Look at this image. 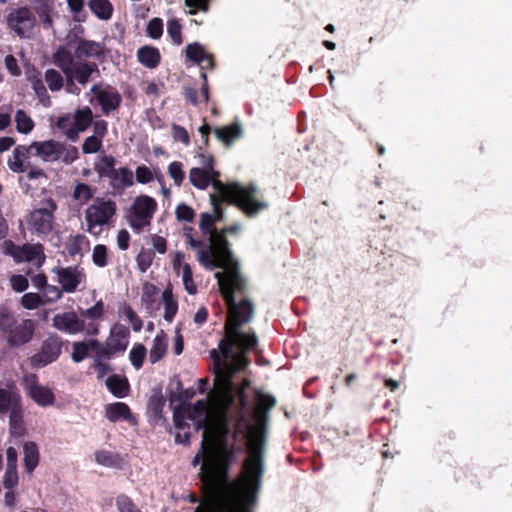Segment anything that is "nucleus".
<instances>
[{"instance_id":"f257e3e1","label":"nucleus","mask_w":512,"mask_h":512,"mask_svg":"<svg viewBox=\"0 0 512 512\" xmlns=\"http://www.w3.org/2000/svg\"><path fill=\"white\" fill-rule=\"evenodd\" d=\"M256 406L254 410V426L248 425V456L245 459L242 471L232 488L217 486V493L221 495L220 503L214 504L210 500L212 489L203 487L204 503L194 512H252L257 501L264 474V448L269 422V411L276 406V399L269 394L256 392Z\"/></svg>"},{"instance_id":"f03ea898","label":"nucleus","mask_w":512,"mask_h":512,"mask_svg":"<svg viewBox=\"0 0 512 512\" xmlns=\"http://www.w3.org/2000/svg\"><path fill=\"white\" fill-rule=\"evenodd\" d=\"M219 290L228 307V316L224 326V337L219 341V350L230 356L232 348L254 352L258 347V337L252 330L243 332L240 328L253 318L254 306L249 299L236 302V293L243 296L247 293V281L240 271L216 272Z\"/></svg>"},{"instance_id":"7ed1b4c3","label":"nucleus","mask_w":512,"mask_h":512,"mask_svg":"<svg viewBox=\"0 0 512 512\" xmlns=\"http://www.w3.org/2000/svg\"><path fill=\"white\" fill-rule=\"evenodd\" d=\"M236 456L234 444H229L226 437L208 440L206 432L204 433L201 447L192 460L195 467L200 462V481L203 487H210L212 494L210 500L212 503H220L222 497L217 493V486H227L232 488L236 481L230 482V467Z\"/></svg>"},{"instance_id":"20e7f679","label":"nucleus","mask_w":512,"mask_h":512,"mask_svg":"<svg viewBox=\"0 0 512 512\" xmlns=\"http://www.w3.org/2000/svg\"><path fill=\"white\" fill-rule=\"evenodd\" d=\"M241 227L239 224H232L219 229L218 235L213 238V245H207L205 241L195 239L190 232H185L186 243L197 252L198 262L206 269L220 268L224 271L235 269L240 271L239 263L234 258L227 234H237ZM192 229L190 228L189 231Z\"/></svg>"},{"instance_id":"39448f33","label":"nucleus","mask_w":512,"mask_h":512,"mask_svg":"<svg viewBox=\"0 0 512 512\" xmlns=\"http://www.w3.org/2000/svg\"><path fill=\"white\" fill-rule=\"evenodd\" d=\"M209 183L214 192L229 201L230 205L238 207L247 217H254L268 208V203L257 199L258 189L255 184L246 186L239 182L223 183L219 180L220 172L211 168L206 170Z\"/></svg>"},{"instance_id":"423d86ee","label":"nucleus","mask_w":512,"mask_h":512,"mask_svg":"<svg viewBox=\"0 0 512 512\" xmlns=\"http://www.w3.org/2000/svg\"><path fill=\"white\" fill-rule=\"evenodd\" d=\"M248 353V351L232 348L230 356H225L220 352L219 347L210 351L215 387L227 396L229 405L234 401L232 395L234 390L233 377L250 365L251 361L248 358Z\"/></svg>"},{"instance_id":"0eeeda50","label":"nucleus","mask_w":512,"mask_h":512,"mask_svg":"<svg viewBox=\"0 0 512 512\" xmlns=\"http://www.w3.org/2000/svg\"><path fill=\"white\" fill-rule=\"evenodd\" d=\"M36 323L32 319L16 316L7 308H0V333L10 348L22 347L35 334Z\"/></svg>"},{"instance_id":"6e6552de","label":"nucleus","mask_w":512,"mask_h":512,"mask_svg":"<svg viewBox=\"0 0 512 512\" xmlns=\"http://www.w3.org/2000/svg\"><path fill=\"white\" fill-rule=\"evenodd\" d=\"M64 340L56 333H50L42 341L37 353L29 358L32 368L41 369L56 362L62 354Z\"/></svg>"},{"instance_id":"1a4fd4ad","label":"nucleus","mask_w":512,"mask_h":512,"mask_svg":"<svg viewBox=\"0 0 512 512\" xmlns=\"http://www.w3.org/2000/svg\"><path fill=\"white\" fill-rule=\"evenodd\" d=\"M57 210V204L51 198L43 202V207L34 209L27 218L29 230L33 234L47 235L54 227V213Z\"/></svg>"},{"instance_id":"9d476101","label":"nucleus","mask_w":512,"mask_h":512,"mask_svg":"<svg viewBox=\"0 0 512 512\" xmlns=\"http://www.w3.org/2000/svg\"><path fill=\"white\" fill-rule=\"evenodd\" d=\"M6 24L19 38H29L36 25V18L29 7L23 6L7 14Z\"/></svg>"},{"instance_id":"9b49d317","label":"nucleus","mask_w":512,"mask_h":512,"mask_svg":"<svg viewBox=\"0 0 512 512\" xmlns=\"http://www.w3.org/2000/svg\"><path fill=\"white\" fill-rule=\"evenodd\" d=\"M4 252L17 263L33 262L36 260L37 266H41L46 259L43 245L40 243L16 245L13 241L6 240L4 241Z\"/></svg>"},{"instance_id":"f8f14e48","label":"nucleus","mask_w":512,"mask_h":512,"mask_svg":"<svg viewBox=\"0 0 512 512\" xmlns=\"http://www.w3.org/2000/svg\"><path fill=\"white\" fill-rule=\"evenodd\" d=\"M116 203L112 200H97L95 204L89 206L85 217L88 225V231L92 232L93 227L105 225L116 213Z\"/></svg>"},{"instance_id":"ddd939ff","label":"nucleus","mask_w":512,"mask_h":512,"mask_svg":"<svg viewBox=\"0 0 512 512\" xmlns=\"http://www.w3.org/2000/svg\"><path fill=\"white\" fill-rule=\"evenodd\" d=\"M156 208L157 203L152 197L146 195L137 197L131 208L132 217L130 220V226L138 231L142 229L149 223Z\"/></svg>"},{"instance_id":"4468645a","label":"nucleus","mask_w":512,"mask_h":512,"mask_svg":"<svg viewBox=\"0 0 512 512\" xmlns=\"http://www.w3.org/2000/svg\"><path fill=\"white\" fill-rule=\"evenodd\" d=\"M25 389L27 395L39 406L45 407L53 405L55 396L49 387L40 385L36 374L25 377Z\"/></svg>"},{"instance_id":"2eb2a0df","label":"nucleus","mask_w":512,"mask_h":512,"mask_svg":"<svg viewBox=\"0 0 512 512\" xmlns=\"http://www.w3.org/2000/svg\"><path fill=\"white\" fill-rule=\"evenodd\" d=\"M91 92L96 97L105 115H109L110 112L118 109L122 103V97L115 88L102 89L100 85L94 84L91 87Z\"/></svg>"},{"instance_id":"dca6fc26","label":"nucleus","mask_w":512,"mask_h":512,"mask_svg":"<svg viewBox=\"0 0 512 512\" xmlns=\"http://www.w3.org/2000/svg\"><path fill=\"white\" fill-rule=\"evenodd\" d=\"M52 326L67 334H77L84 331L85 322L74 311H71L56 314L52 319Z\"/></svg>"},{"instance_id":"f3484780","label":"nucleus","mask_w":512,"mask_h":512,"mask_svg":"<svg viewBox=\"0 0 512 512\" xmlns=\"http://www.w3.org/2000/svg\"><path fill=\"white\" fill-rule=\"evenodd\" d=\"M74 56L76 59L94 58L103 61L106 56V51L103 43L79 39L75 47Z\"/></svg>"},{"instance_id":"a211bd4d","label":"nucleus","mask_w":512,"mask_h":512,"mask_svg":"<svg viewBox=\"0 0 512 512\" xmlns=\"http://www.w3.org/2000/svg\"><path fill=\"white\" fill-rule=\"evenodd\" d=\"M23 407L19 390L12 384L0 388V416Z\"/></svg>"},{"instance_id":"6ab92c4d","label":"nucleus","mask_w":512,"mask_h":512,"mask_svg":"<svg viewBox=\"0 0 512 512\" xmlns=\"http://www.w3.org/2000/svg\"><path fill=\"white\" fill-rule=\"evenodd\" d=\"M54 271L64 292L73 293L76 291L82 281V274L77 267L56 268Z\"/></svg>"},{"instance_id":"aec40b11","label":"nucleus","mask_w":512,"mask_h":512,"mask_svg":"<svg viewBox=\"0 0 512 512\" xmlns=\"http://www.w3.org/2000/svg\"><path fill=\"white\" fill-rule=\"evenodd\" d=\"M36 149V155L44 161H57L63 154L65 147L62 143L54 140L43 142H33L32 146Z\"/></svg>"},{"instance_id":"412c9836","label":"nucleus","mask_w":512,"mask_h":512,"mask_svg":"<svg viewBox=\"0 0 512 512\" xmlns=\"http://www.w3.org/2000/svg\"><path fill=\"white\" fill-rule=\"evenodd\" d=\"M129 337V328L123 324L116 323L111 327L110 334L106 342H108L117 352L123 353L128 347Z\"/></svg>"},{"instance_id":"4be33fe9","label":"nucleus","mask_w":512,"mask_h":512,"mask_svg":"<svg viewBox=\"0 0 512 512\" xmlns=\"http://www.w3.org/2000/svg\"><path fill=\"white\" fill-rule=\"evenodd\" d=\"M74 57L69 50L63 47H60L53 55L54 64L64 73L71 85H73Z\"/></svg>"},{"instance_id":"5701e85b","label":"nucleus","mask_w":512,"mask_h":512,"mask_svg":"<svg viewBox=\"0 0 512 512\" xmlns=\"http://www.w3.org/2000/svg\"><path fill=\"white\" fill-rule=\"evenodd\" d=\"M109 184L114 191L121 193L125 188L131 187L134 184L133 172L128 167H120L112 171Z\"/></svg>"},{"instance_id":"b1692460","label":"nucleus","mask_w":512,"mask_h":512,"mask_svg":"<svg viewBox=\"0 0 512 512\" xmlns=\"http://www.w3.org/2000/svg\"><path fill=\"white\" fill-rule=\"evenodd\" d=\"M105 417L110 422H118L125 420L135 422V418L131 413L129 406L124 402H114L105 406Z\"/></svg>"},{"instance_id":"393cba45","label":"nucleus","mask_w":512,"mask_h":512,"mask_svg":"<svg viewBox=\"0 0 512 512\" xmlns=\"http://www.w3.org/2000/svg\"><path fill=\"white\" fill-rule=\"evenodd\" d=\"M186 57L198 65L205 64L202 66V69L214 67L212 55L207 54L204 48L197 42L186 46Z\"/></svg>"},{"instance_id":"a878e982","label":"nucleus","mask_w":512,"mask_h":512,"mask_svg":"<svg viewBox=\"0 0 512 512\" xmlns=\"http://www.w3.org/2000/svg\"><path fill=\"white\" fill-rule=\"evenodd\" d=\"M140 64L149 69H155L161 62V54L158 48L151 45L141 46L136 53Z\"/></svg>"},{"instance_id":"bb28decb","label":"nucleus","mask_w":512,"mask_h":512,"mask_svg":"<svg viewBox=\"0 0 512 512\" xmlns=\"http://www.w3.org/2000/svg\"><path fill=\"white\" fill-rule=\"evenodd\" d=\"M105 385L109 392L117 398H124L130 392V384L128 379L125 376L118 374H112L108 376L105 381Z\"/></svg>"},{"instance_id":"cd10ccee","label":"nucleus","mask_w":512,"mask_h":512,"mask_svg":"<svg viewBox=\"0 0 512 512\" xmlns=\"http://www.w3.org/2000/svg\"><path fill=\"white\" fill-rule=\"evenodd\" d=\"M216 138L227 146H230L235 140L242 137V127L238 122L230 125L216 127L214 129Z\"/></svg>"},{"instance_id":"c85d7f7f","label":"nucleus","mask_w":512,"mask_h":512,"mask_svg":"<svg viewBox=\"0 0 512 512\" xmlns=\"http://www.w3.org/2000/svg\"><path fill=\"white\" fill-rule=\"evenodd\" d=\"M23 453L24 470L26 473L32 474L40 460V453L37 444L33 441L25 442L23 445Z\"/></svg>"},{"instance_id":"c756f323","label":"nucleus","mask_w":512,"mask_h":512,"mask_svg":"<svg viewBox=\"0 0 512 512\" xmlns=\"http://www.w3.org/2000/svg\"><path fill=\"white\" fill-rule=\"evenodd\" d=\"M73 80L81 85H86L93 73L99 74L98 65L94 62H76L73 66Z\"/></svg>"},{"instance_id":"7c9ffc66","label":"nucleus","mask_w":512,"mask_h":512,"mask_svg":"<svg viewBox=\"0 0 512 512\" xmlns=\"http://www.w3.org/2000/svg\"><path fill=\"white\" fill-rule=\"evenodd\" d=\"M167 335L163 330H160L155 338L149 352V360L152 364L159 362L167 352Z\"/></svg>"},{"instance_id":"2f4dec72","label":"nucleus","mask_w":512,"mask_h":512,"mask_svg":"<svg viewBox=\"0 0 512 512\" xmlns=\"http://www.w3.org/2000/svg\"><path fill=\"white\" fill-rule=\"evenodd\" d=\"M216 221L208 212H204L200 216L199 228L204 236H208L207 245H213V238L218 235L219 229L215 227Z\"/></svg>"},{"instance_id":"473e14b6","label":"nucleus","mask_w":512,"mask_h":512,"mask_svg":"<svg viewBox=\"0 0 512 512\" xmlns=\"http://www.w3.org/2000/svg\"><path fill=\"white\" fill-rule=\"evenodd\" d=\"M54 8V0H39L34 6V10L45 28L52 27L51 13Z\"/></svg>"},{"instance_id":"72a5a7b5","label":"nucleus","mask_w":512,"mask_h":512,"mask_svg":"<svg viewBox=\"0 0 512 512\" xmlns=\"http://www.w3.org/2000/svg\"><path fill=\"white\" fill-rule=\"evenodd\" d=\"M28 152L29 149L23 145H19L14 149L12 159L8 161V166L13 172L22 173L26 171L23 161L27 157Z\"/></svg>"},{"instance_id":"f704fd0d","label":"nucleus","mask_w":512,"mask_h":512,"mask_svg":"<svg viewBox=\"0 0 512 512\" xmlns=\"http://www.w3.org/2000/svg\"><path fill=\"white\" fill-rule=\"evenodd\" d=\"M90 345L91 350L96 352L94 359L110 360L119 353L108 342L103 344L97 339H90Z\"/></svg>"},{"instance_id":"c9c22d12","label":"nucleus","mask_w":512,"mask_h":512,"mask_svg":"<svg viewBox=\"0 0 512 512\" xmlns=\"http://www.w3.org/2000/svg\"><path fill=\"white\" fill-rule=\"evenodd\" d=\"M162 300L164 304V319L168 322H172L177 311H178V302L174 299L172 290L166 288L162 293Z\"/></svg>"},{"instance_id":"e433bc0d","label":"nucleus","mask_w":512,"mask_h":512,"mask_svg":"<svg viewBox=\"0 0 512 512\" xmlns=\"http://www.w3.org/2000/svg\"><path fill=\"white\" fill-rule=\"evenodd\" d=\"M88 5L99 19L108 20L111 18L113 6L108 0H90Z\"/></svg>"},{"instance_id":"4c0bfd02","label":"nucleus","mask_w":512,"mask_h":512,"mask_svg":"<svg viewBox=\"0 0 512 512\" xmlns=\"http://www.w3.org/2000/svg\"><path fill=\"white\" fill-rule=\"evenodd\" d=\"M23 419H24L23 407L18 410L11 411V413H9V429H10V433L12 435H16V436L24 435L25 428H24Z\"/></svg>"},{"instance_id":"58836bf2","label":"nucleus","mask_w":512,"mask_h":512,"mask_svg":"<svg viewBox=\"0 0 512 512\" xmlns=\"http://www.w3.org/2000/svg\"><path fill=\"white\" fill-rule=\"evenodd\" d=\"M116 159L111 155H104L101 157L100 162L96 163L94 170L98 173L99 177L110 179L112 171H115Z\"/></svg>"},{"instance_id":"ea45409f","label":"nucleus","mask_w":512,"mask_h":512,"mask_svg":"<svg viewBox=\"0 0 512 512\" xmlns=\"http://www.w3.org/2000/svg\"><path fill=\"white\" fill-rule=\"evenodd\" d=\"M93 121V114L89 107L78 109L74 115V125L77 131H85Z\"/></svg>"},{"instance_id":"a19ab883","label":"nucleus","mask_w":512,"mask_h":512,"mask_svg":"<svg viewBox=\"0 0 512 512\" xmlns=\"http://www.w3.org/2000/svg\"><path fill=\"white\" fill-rule=\"evenodd\" d=\"M189 180L193 186L200 190H205L210 185L207 171L198 167L190 170Z\"/></svg>"},{"instance_id":"79ce46f5","label":"nucleus","mask_w":512,"mask_h":512,"mask_svg":"<svg viewBox=\"0 0 512 512\" xmlns=\"http://www.w3.org/2000/svg\"><path fill=\"white\" fill-rule=\"evenodd\" d=\"M119 314L125 316L128 319L133 331H141L143 327V321L129 304L124 302L119 308Z\"/></svg>"},{"instance_id":"37998d69","label":"nucleus","mask_w":512,"mask_h":512,"mask_svg":"<svg viewBox=\"0 0 512 512\" xmlns=\"http://www.w3.org/2000/svg\"><path fill=\"white\" fill-rule=\"evenodd\" d=\"M15 122H16V130L22 134H28L34 128L33 120L22 109H18L16 111Z\"/></svg>"},{"instance_id":"c03bdc74","label":"nucleus","mask_w":512,"mask_h":512,"mask_svg":"<svg viewBox=\"0 0 512 512\" xmlns=\"http://www.w3.org/2000/svg\"><path fill=\"white\" fill-rule=\"evenodd\" d=\"M147 354L146 347L141 344H135L129 353V360L135 369H140L143 366Z\"/></svg>"},{"instance_id":"a18cd8bd","label":"nucleus","mask_w":512,"mask_h":512,"mask_svg":"<svg viewBox=\"0 0 512 512\" xmlns=\"http://www.w3.org/2000/svg\"><path fill=\"white\" fill-rule=\"evenodd\" d=\"M73 351L71 354V358L73 362L79 363L83 361L89 355V350H91L90 340L87 342L78 341L74 342L72 345Z\"/></svg>"},{"instance_id":"49530a36","label":"nucleus","mask_w":512,"mask_h":512,"mask_svg":"<svg viewBox=\"0 0 512 512\" xmlns=\"http://www.w3.org/2000/svg\"><path fill=\"white\" fill-rule=\"evenodd\" d=\"M32 89L34 90L36 96L39 101L45 106L49 107L51 105V99L47 92V89L40 78L34 77L31 80Z\"/></svg>"},{"instance_id":"de8ad7c7","label":"nucleus","mask_w":512,"mask_h":512,"mask_svg":"<svg viewBox=\"0 0 512 512\" xmlns=\"http://www.w3.org/2000/svg\"><path fill=\"white\" fill-rule=\"evenodd\" d=\"M115 505L119 512H142L126 494H119L115 499Z\"/></svg>"},{"instance_id":"09e8293b","label":"nucleus","mask_w":512,"mask_h":512,"mask_svg":"<svg viewBox=\"0 0 512 512\" xmlns=\"http://www.w3.org/2000/svg\"><path fill=\"white\" fill-rule=\"evenodd\" d=\"M210 202L213 209V213L210 214L213 215L216 222L222 221L224 219V210L221 205L223 203L229 204V201L219 194H210Z\"/></svg>"},{"instance_id":"8fccbe9b","label":"nucleus","mask_w":512,"mask_h":512,"mask_svg":"<svg viewBox=\"0 0 512 512\" xmlns=\"http://www.w3.org/2000/svg\"><path fill=\"white\" fill-rule=\"evenodd\" d=\"M164 406L165 400L161 393L152 395L148 401V409L157 419L162 418Z\"/></svg>"},{"instance_id":"3c124183","label":"nucleus","mask_w":512,"mask_h":512,"mask_svg":"<svg viewBox=\"0 0 512 512\" xmlns=\"http://www.w3.org/2000/svg\"><path fill=\"white\" fill-rule=\"evenodd\" d=\"M167 33L176 45L183 43L182 25L178 19H170L167 23Z\"/></svg>"},{"instance_id":"603ef678","label":"nucleus","mask_w":512,"mask_h":512,"mask_svg":"<svg viewBox=\"0 0 512 512\" xmlns=\"http://www.w3.org/2000/svg\"><path fill=\"white\" fill-rule=\"evenodd\" d=\"M182 280L184 284V288L188 294L194 295L197 292V286L193 281V273L190 265L188 263H184L182 265Z\"/></svg>"},{"instance_id":"864d4df0","label":"nucleus","mask_w":512,"mask_h":512,"mask_svg":"<svg viewBox=\"0 0 512 512\" xmlns=\"http://www.w3.org/2000/svg\"><path fill=\"white\" fill-rule=\"evenodd\" d=\"M45 81L51 91H59L63 87V78L55 69H47Z\"/></svg>"},{"instance_id":"5fc2aeb1","label":"nucleus","mask_w":512,"mask_h":512,"mask_svg":"<svg viewBox=\"0 0 512 512\" xmlns=\"http://www.w3.org/2000/svg\"><path fill=\"white\" fill-rule=\"evenodd\" d=\"M72 197L77 201L88 202L93 198V190L88 184L79 182L75 185Z\"/></svg>"},{"instance_id":"6e6d98bb","label":"nucleus","mask_w":512,"mask_h":512,"mask_svg":"<svg viewBox=\"0 0 512 512\" xmlns=\"http://www.w3.org/2000/svg\"><path fill=\"white\" fill-rule=\"evenodd\" d=\"M154 257V251L142 249L136 257L139 270L141 272H146L152 265Z\"/></svg>"},{"instance_id":"4d7b16f0","label":"nucleus","mask_w":512,"mask_h":512,"mask_svg":"<svg viewBox=\"0 0 512 512\" xmlns=\"http://www.w3.org/2000/svg\"><path fill=\"white\" fill-rule=\"evenodd\" d=\"M21 304L28 310H33L44 305V300L38 293H26L21 298Z\"/></svg>"},{"instance_id":"13d9d810","label":"nucleus","mask_w":512,"mask_h":512,"mask_svg":"<svg viewBox=\"0 0 512 512\" xmlns=\"http://www.w3.org/2000/svg\"><path fill=\"white\" fill-rule=\"evenodd\" d=\"M92 260L93 263L98 267L102 268L107 266V247L103 244L95 245L93 248Z\"/></svg>"},{"instance_id":"bf43d9fd","label":"nucleus","mask_w":512,"mask_h":512,"mask_svg":"<svg viewBox=\"0 0 512 512\" xmlns=\"http://www.w3.org/2000/svg\"><path fill=\"white\" fill-rule=\"evenodd\" d=\"M168 174L173 179L174 184L180 186L185 178L183 165L179 161H174L168 166Z\"/></svg>"},{"instance_id":"052dcab7","label":"nucleus","mask_w":512,"mask_h":512,"mask_svg":"<svg viewBox=\"0 0 512 512\" xmlns=\"http://www.w3.org/2000/svg\"><path fill=\"white\" fill-rule=\"evenodd\" d=\"M86 237L82 234H77L69 239L66 245L67 252L70 256L79 254L82 250Z\"/></svg>"},{"instance_id":"680f3d73","label":"nucleus","mask_w":512,"mask_h":512,"mask_svg":"<svg viewBox=\"0 0 512 512\" xmlns=\"http://www.w3.org/2000/svg\"><path fill=\"white\" fill-rule=\"evenodd\" d=\"M147 35L152 39H159L163 34V21L161 18H152L146 28Z\"/></svg>"},{"instance_id":"e2e57ef3","label":"nucleus","mask_w":512,"mask_h":512,"mask_svg":"<svg viewBox=\"0 0 512 512\" xmlns=\"http://www.w3.org/2000/svg\"><path fill=\"white\" fill-rule=\"evenodd\" d=\"M44 304L57 302L62 297L63 290L54 285H47L43 290Z\"/></svg>"},{"instance_id":"0e129e2a","label":"nucleus","mask_w":512,"mask_h":512,"mask_svg":"<svg viewBox=\"0 0 512 512\" xmlns=\"http://www.w3.org/2000/svg\"><path fill=\"white\" fill-rule=\"evenodd\" d=\"M102 147V139L96 136L87 137L82 144L84 154H92L98 152Z\"/></svg>"},{"instance_id":"69168bd1","label":"nucleus","mask_w":512,"mask_h":512,"mask_svg":"<svg viewBox=\"0 0 512 512\" xmlns=\"http://www.w3.org/2000/svg\"><path fill=\"white\" fill-rule=\"evenodd\" d=\"M81 315L92 319V320H99L104 315V303L102 300L97 301L92 307L81 311Z\"/></svg>"},{"instance_id":"338daca9","label":"nucleus","mask_w":512,"mask_h":512,"mask_svg":"<svg viewBox=\"0 0 512 512\" xmlns=\"http://www.w3.org/2000/svg\"><path fill=\"white\" fill-rule=\"evenodd\" d=\"M19 477L17 468L6 467L4 476H3V486L5 489H13L18 485Z\"/></svg>"},{"instance_id":"774afa93","label":"nucleus","mask_w":512,"mask_h":512,"mask_svg":"<svg viewBox=\"0 0 512 512\" xmlns=\"http://www.w3.org/2000/svg\"><path fill=\"white\" fill-rule=\"evenodd\" d=\"M158 293V289L154 284L145 283L142 288L141 300L146 305H152L155 301V297Z\"/></svg>"}]
</instances>
